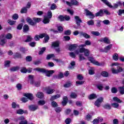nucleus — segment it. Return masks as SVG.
Listing matches in <instances>:
<instances>
[{
    "mask_svg": "<svg viewBox=\"0 0 124 124\" xmlns=\"http://www.w3.org/2000/svg\"><path fill=\"white\" fill-rule=\"evenodd\" d=\"M84 83H85V81L81 80L76 81V84L77 86H78V85H83Z\"/></svg>",
    "mask_w": 124,
    "mask_h": 124,
    "instance_id": "obj_41",
    "label": "nucleus"
},
{
    "mask_svg": "<svg viewBox=\"0 0 124 124\" xmlns=\"http://www.w3.org/2000/svg\"><path fill=\"white\" fill-rule=\"evenodd\" d=\"M77 48V45H71L69 46V50L70 51H74L75 49Z\"/></svg>",
    "mask_w": 124,
    "mask_h": 124,
    "instance_id": "obj_21",
    "label": "nucleus"
},
{
    "mask_svg": "<svg viewBox=\"0 0 124 124\" xmlns=\"http://www.w3.org/2000/svg\"><path fill=\"white\" fill-rule=\"evenodd\" d=\"M101 75L103 77H108V72L106 71L102 72Z\"/></svg>",
    "mask_w": 124,
    "mask_h": 124,
    "instance_id": "obj_37",
    "label": "nucleus"
},
{
    "mask_svg": "<svg viewBox=\"0 0 124 124\" xmlns=\"http://www.w3.org/2000/svg\"><path fill=\"white\" fill-rule=\"evenodd\" d=\"M85 12L86 14V16H89V18H90V19H93V18H94V15H93V13L90 11L86 9Z\"/></svg>",
    "mask_w": 124,
    "mask_h": 124,
    "instance_id": "obj_14",
    "label": "nucleus"
},
{
    "mask_svg": "<svg viewBox=\"0 0 124 124\" xmlns=\"http://www.w3.org/2000/svg\"><path fill=\"white\" fill-rule=\"evenodd\" d=\"M59 46H60V42L59 41L54 42L52 43V47H59Z\"/></svg>",
    "mask_w": 124,
    "mask_h": 124,
    "instance_id": "obj_28",
    "label": "nucleus"
},
{
    "mask_svg": "<svg viewBox=\"0 0 124 124\" xmlns=\"http://www.w3.org/2000/svg\"><path fill=\"white\" fill-rule=\"evenodd\" d=\"M32 40V38L31 36L28 35L27 36V39L25 40V42H30Z\"/></svg>",
    "mask_w": 124,
    "mask_h": 124,
    "instance_id": "obj_45",
    "label": "nucleus"
},
{
    "mask_svg": "<svg viewBox=\"0 0 124 124\" xmlns=\"http://www.w3.org/2000/svg\"><path fill=\"white\" fill-rule=\"evenodd\" d=\"M52 18V11H48L47 12L46 16H44V19L43 23L44 24H49L50 22V19Z\"/></svg>",
    "mask_w": 124,
    "mask_h": 124,
    "instance_id": "obj_3",
    "label": "nucleus"
},
{
    "mask_svg": "<svg viewBox=\"0 0 124 124\" xmlns=\"http://www.w3.org/2000/svg\"><path fill=\"white\" fill-rule=\"evenodd\" d=\"M46 103V101L45 100H40L38 102V105H40L41 106H42L44 105Z\"/></svg>",
    "mask_w": 124,
    "mask_h": 124,
    "instance_id": "obj_34",
    "label": "nucleus"
},
{
    "mask_svg": "<svg viewBox=\"0 0 124 124\" xmlns=\"http://www.w3.org/2000/svg\"><path fill=\"white\" fill-rule=\"evenodd\" d=\"M99 41H100V42H104V43H106V44H110V39L107 37L100 39Z\"/></svg>",
    "mask_w": 124,
    "mask_h": 124,
    "instance_id": "obj_10",
    "label": "nucleus"
},
{
    "mask_svg": "<svg viewBox=\"0 0 124 124\" xmlns=\"http://www.w3.org/2000/svg\"><path fill=\"white\" fill-rule=\"evenodd\" d=\"M12 106L13 108H16V107H17L18 108H19V105H17V104H16L15 102L12 103Z\"/></svg>",
    "mask_w": 124,
    "mask_h": 124,
    "instance_id": "obj_59",
    "label": "nucleus"
},
{
    "mask_svg": "<svg viewBox=\"0 0 124 124\" xmlns=\"http://www.w3.org/2000/svg\"><path fill=\"white\" fill-rule=\"evenodd\" d=\"M46 50V47H42L41 51H40V52H39V55H42V54H43V53H44V52H45Z\"/></svg>",
    "mask_w": 124,
    "mask_h": 124,
    "instance_id": "obj_49",
    "label": "nucleus"
},
{
    "mask_svg": "<svg viewBox=\"0 0 124 124\" xmlns=\"http://www.w3.org/2000/svg\"><path fill=\"white\" fill-rule=\"evenodd\" d=\"M62 2H64V3H66L69 6H71V5H78V1L76 0H71V2L62 0Z\"/></svg>",
    "mask_w": 124,
    "mask_h": 124,
    "instance_id": "obj_6",
    "label": "nucleus"
},
{
    "mask_svg": "<svg viewBox=\"0 0 124 124\" xmlns=\"http://www.w3.org/2000/svg\"><path fill=\"white\" fill-rule=\"evenodd\" d=\"M101 0V1H102V2H103V3H105V4H106V5H108V7H109L110 8H114V9L118 8L119 6H121L123 5V3H122L121 1H119L116 3L113 4V6L111 4V3L109 2V1L108 0Z\"/></svg>",
    "mask_w": 124,
    "mask_h": 124,
    "instance_id": "obj_2",
    "label": "nucleus"
},
{
    "mask_svg": "<svg viewBox=\"0 0 124 124\" xmlns=\"http://www.w3.org/2000/svg\"><path fill=\"white\" fill-rule=\"evenodd\" d=\"M75 19L76 20V23L78 26L77 27H75V28L79 29V28L80 27V23H82V20H81V18H80V17L78 16H75Z\"/></svg>",
    "mask_w": 124,
    "mask_h": 124,
    "instance_id": "obj_8",
    "label": "nucleus"
},
{
    "mask_svg": "<svg viewBox=\"0 0 124 124\" xmlns=\"http://www.w3.org/2000/svg\"><path fill=\"white\" fill-rule=\"evenodd\" d=\"M24 113H25V111L22 109H19L16 110V114H18V115H22Z\"/></svg>",
    "mask_w": 124,
    "mask_h": 124,
    "instance_id": "obj_32",
    "label": "nucleus"
},
{
    "mask_svg": "<svg viewBox=\"0 0 124 124\" xmlns=\"http://www.w3.org/2000/svg\"><path fill=\"white\" fill-rule=\"evenodd\" d=\"M10 64V61H7L5 62L4 66L5 67H8Z\"/></svg>",
    "mask_w": 124,
    "mask_h": 124,
    "instance_id": "obj_52",
    "label": "nucleus"
},
{
    "mask_svg": "<svg viewBox=\"0 0 124 124\" xmlns=\"http://www.w3.org/2000/svg\"><path fill=\"white\" fill-rule=\"evenodd\" d=\"M38 109V106L36 105H31L29 106L30 111H35Z\"/></svg>",
    "mask_w": 124,
    "mask_h": 124,
    "instance_id": "obj_19",
    "label": "nucleus"
},
{
    "mask_svg": "<svg viewBox=\"0 0 124 124\" xmlns=\"http://www.w3.org/2000/svg\"><path fill=\"white\" fill-rule=\"evenodd\" d=\"M96 17H98V16H103V10H101L99 12L96 13L95 14Z\"/></svg>",
    "mask_w": 124,
    "mask_h": 124,
    "instance_id": "obj_30",
    "label": "nucleus"
},
{
    "mask_svg": "<svg viewBox=\"0 0 124 124\" xmlns=\"http://www.w3.org/2000/svg\"><path fill=\"white\" fill-rule=\"evenodd\" d=\"M26 21L27 23L29 24V25H31V26H34V22L33 21V20H31V18L27 17L26 18Z\"/></svg>",
    "mask_w": 124,
    "mask_h": 124,
    "instance_id": "obj_20",
    "label": "nucleus"
},
{
    "mask_svg": "<svg viewBox=\"0 0 124 124\" xmlns=\"http://www.w3.org/2000/svg\"><path fill=\"white\" fill-rule=\"evenodd\" d=\"M45 43H47V42H48V41L49 40V39H50V38L49 37V36L47 34L45 33Z\"/></svg>",
    "mask_w": 124,
    "mask_h": 124,
    "instance_id": "obj_31",
    "label": "nucleus"
},
{
    "mask_svg": "<svg viewBox=\"0 0 124 124\" xmlns=\"http://www.w3.org/2000/svg\"><path fill=\"white\" fill-rule=\"evenodd\" d=\"M28 11V9L27 8H23L21 9V13H27V12Z\"/></svg>",
    "mask_w": 124,
    "mask_h": 124,
    "instance_id": "obj_61",
    "label": "nucleus"
},
{
    "mask_svg": "<svg viewBox=\"0 0 124 124\" xmlns=\"http://www.w3.org/2000/svg\"><path fill=\"white\" fill-rule=\"evenodd\" d=\"M87 24L89 26H93L94 25V22L93 20H90L87 22Z\"/></svg>",
    "mask_w": 124,
    "mask_h": 124,
    "instance_id": "obj_42",
    "label": "nucleus"
},
{
    "mask_svg": "<svg viewBox=\"0 0 124 124\" xmlns=\"http://www.w3.org/2000/svg\"><path fill=\"white\" fill-rule=\"evenodd\" d=\"M7 42V41L6 40V39H5V35L3 34L1 35L0 36V45L3 46V45H4V44H5Z\"/></svg>",
    "mask_w": 124,
    "mask_h": 124,
    "instance_id": "obj_11",
    "label": "nucleus"
},
{
    "mask_svg": "<svg viewBox=\"0 0 124 124\" xmlns=\"http://www.w3.org/2000/svg\"><path fill=\"white\" fill-rule=\"evenodd\" d=\"M88 60L89 62H91L92 63H93V64H95V65H101V64H100L98 62L95 61L94 59L92 57H88Z\"/></svg>",
    "mask_w": 124,
    "mask_h": 124,
    "instance_id": "obj_9",
    "label": "nucleus"
},
{
    "mask_svg": "<svg viewBox=\"0 0 124 124\" xmlns=\"http://www.w3.org/2000/svg\"><path fill=\"white\" fill-rule=\"evenodd\" d=\"M64 34L66 35H70V34H71V31H70V30H67L65 31Z\"/></svg>",
    "mask_w": 124,
    "mask_h": 124,
    "instance_id": "obj_56",
    "label": "nucleus"
},
{
    "mask_svg": "<svg viewBox=\"0 0 124 124\" xmlns=\"http://www.w3.org/2000/svg\"><path fill=\"white\" fill-rule=\"evenodd\" d=\"M5 38H7V39H11V38H12V35H11V33H8L6 35Z\"/></svg>",
    "mask_w": 124,
    "mask_h": 124,
    "instance_id": "obj_51",
    "label": "nucleus"
},
{
    "mask_svg": "<svg viewBox=\"0 0 124 124\" xmlns=\"http://www.w3.org/2000/svg\"><path fill=\"white\" fill-rule=\"evenodd\" d=\"M79 34L81 36H83L85 38H90L91 37V36H90L89 34L83 32H79Z\"/></svg>",
    "mask_w": 124,
    "mask_h": 124,
    "instance_id": "obj_22",
    "label": "nucleus"
},
{
    "mask_svg": "<svg viewBox=\"0 0 124 124\" xmlns=\"http://www.w3.org/2000/svg\"><path fill=\"white\" fill-rule=\"evenodd\" d=\"M51 106L53 108H56V107H58V103L54 101H52L51 102Z\"/></svg>",
    "mask_w": 124,
    "mask_h": 124,
    "instance_id": "obj_36",
    "label": "nucleus"
},
{
    "mask_svg": "<svg viewBox=\"0 0 124 124\" xmlns=\"http://www.w3.org/2000/svg\"><path fill=\"white\" fill-rule=\"evenodd\" d=\"M8 23L10 25V26H13V25L15 24V23H16V21L14 20H11V19H9L8 20Z\"/></svg>",
    "mask_w": 124,
    "mask_h": 124,
    "instance_id": "obj_35",
    "label": "nucleus"
},
{
    "mask_svg": "<svg viewBox=\"0 0 124 124\" xmlns=\"http://www.w3.org/2000/svg\"><path fill=\"white\" fill-rule=\"evenodd\" d=\"M12 18L14 20H17L19 18V16L17 14H15L13 15Z\"/></svg>",
    "mask_w": 124,
    "mask_h": 124,
    "instance_id": "obj_48",
    "label": "nucleus"
},
{
    "mask_svg": "<svg viewBox=\"0 0 124 124\" xmlns=\"http://www.w3.org/2000/svg\"><path fill=\"white\" fill-rule=\"evenodd\" d=\"M36 95L38 98H43L44 96V95L42 92H38Z\"/></svg>",
    "mask_w": 124,
    "mask_h": 124,
    "instance_id": "obj_25",
    "label": "nucleus"
},
{
    "mask_svg": "<svg viewBox=\"0 0 124 124\" xmlns=\"http://www.w3.org/2000/svg\"><path fill=\"white\" fill-rule=\"evenodd\" d=\"M45 36V33L40 34V35H36L34 37V39L36 41H38L40 38H43Z\"/></svg>",
    "mask_w": 124,
    "mask_h": 124,
    "instance_id": "obj_18",
    "label": "nucleus"
},
{
    "mask_svg": "<svg viewBox=\"0 0 124 124\" xmlns=\"http://www.w3.org/2000/svg\"><path fill=\"white\" fill-rule=\"evenodd\" d=\"M102 121H103L102 117H98L97 119H94L93 123V124H98L99 123H102Z\"/></svg>",
    "mask_w": 124,
    "mask_h": 124,
    "instance_id": "obj_13",
    "label": "nucleus"
},
{
    "mask_svg": "<svg viewBox=\"0 0 124 124\" xmlns=\"http://www.w3.org/2000/svg\"><path fill=\"white\" fill-rule=\"evenodd\" d=\"M57 9V5H56V4L53 3L51 5V6L50 7L51 10H55V9Z\"/></svg>",
    "mask_w": 124,
    "mask_h": 124,
    "instance_id": "obj_47",
    "label": "nucleus"
},
{
    "mask_svg": "<svg viewBox=\"0 0 124 124\" xmlns=\"http://www.w3.org/2000/svg\"><path fill=\"white\" fill-rule=\"evenodd\" d=\"M33 21L34 23V26L36 25V23H39L41 21V18H37V17H34L33 18Z\"/></svg>",
    "mask_w": 124,
    "mask_h": 124,
    "instance_id": "obj_27",
    "label": "nucleus"
},
{
    "mask_svg": "<svg viewBox=\"0 0 124 124\" xmlns=\"http://www.w3.org/2000/svg\"><path fill=\"white\" fill-rule=\"evenodd\" d=\"M21 57H22V55H21V54L19 53H16L14 55V59H16V58H21Z\"/></svg>",
    "mask_w": 124,
    "mask_h": 124,
    "instance_id": "obj_38",
    "label": "nucleus"
},
{
    "mask_svg": "<svg viewBox=\"0 0 124 124\" xmlns=\"http://www.w3.org/2000/svg\"><path fill=\"white\" fill-rule=\"evenodd\" d=\"M113 59L114 61H118L119 60V55L116 53L113 56Z\"/></svg>",
    "mask_w": 124,
    "mask_h": 124,
    "instance_id": "obj_43",
    "label": "nucleus"
},
{
    "mask_svg": "<svg viewBox=\"0 0 124 124\" xmlns=\"http://www.w3.org/2000/svg\"><path fill=\"white\" fill-rule=\"evenodd\" d=\"M91 33L96 36H99V35H100V33L97 31H93L91 32Z\"/></svg>",
    "mask_w": 124,
    "mask_h": 124,
    "instance_id": "obj_33",
    "label": "nucleus"
},
{
    "mask_svg": "<svg viewBox=\"0 0 124 124\" xmlns=\"http://www.w3.org/2000/svg\"><path fill=\"white\" fill-rule=\"evenodd\" d=\"M117 92H118V90H117V88H115V87H113L111 89V92L113 93H117Z\"/></svg>",
    "mask_w": 124,
    "mask_h": 124,
    "instance_id": "obj_60",
    "label": "nucleus"
},
{
    "mask_svg": "<svg viewBox=\"0 0 124 124\" xmlns=\"http://www.w3.org/2000/svg\"><path fill=\"white\" fill-rule=\"evenodd\" d=\"M102 102H103V97H101L97 99L95 102L94 104L95 106H97V107H99Z\"/></svg>",
    "mask_w": 124,
    "mask_h": 124,
    "instance_id": "obj_12",
    "label": "nucleus"
},
{
    "mask_svg": "<svg viewBox=\"0 0 124 124\" xmlns=\"http://www.w3.org/2000/svg\"><path fill=\"white\" fill-rule=\"evenodd\" d=\"M71 86V83L69 82L64 85V88H69Z\"/></svg>",
    "mask_w": 124,
    "mask_h": 124,
    "instance_id": "obj_64",
    "label": "nucleus"
},
{
    "mask_svg": "<svg viewBox=\"0 0 124 124\" xmlns=\"http://www.w3.org/2000/svg\"><path fill=\"white\" fill-rule=\"evenodd\" d=\"M54 58H55V55L54 54H49L47 55L46 57V59L50 60V59H52V60H53Z\"/></svg>",
    "mask_w": 124,
    "mask_h": 124,
    "instance_id": "obj_29",
    "label": "nucleus"
},
{
    "mask_svg": "<svg viewBox=\"0 0 124 124\" xmlns=\"http://www.w3.org/2000/svg\"><path fill=\"white\" fill-rule=\"evenodd\" d=\"M83 78L84 77H83V76H82L81 75H78L77 76V78L78 79V80H83Z\"/></svg>",
    "mask_w": 124,
    "mask_h": 124,
    "instance_id": "obj_63",
    "label": "nucleus"
},
{
    "mask_svg": "<svg viewBox=\"0 0 124 124\" xmlns=\"http://www.w3.org/2000/svg\"><path fill=\"white\" fill-rule=\"evenodd\" d=\"M60 97H61V95L57 94L55 95L52 96L50 98V101H52L53 100H55V99H57Z\"/></svg>",
    "mask_w": 124,
    "mask_h": 124,
    "instance_id": "obj_23",
    "label": "nucleus"
},
{
    "mask_svg": "<svg viewBox=\"0 0 124 124\" xmlns=\"http://www.w3.org/2000/svg\"><path fill=\"white\" fill-rule=\"evenodd\" d=\"M29 79L30 80H31L30 82V84L32 85L33 84V80H32V79H33V76L32 75H29Z\"/></svg>",
    "mask_w": 124,
    "mask_h": 124,
    "instance_id": "obj_46",
    "label": "nucleus"
},
{
    "mask_svg": "<svg viewBox=\"0 0 124 124\" xmlns=\"http://www.w3.org/2000/svg\"><path fill=\"white\" fill-rule=\"evenodd\" d=\"M111 70L113 74H118L120 72L123 71V68L121 67L117 66V69H115L114 67L111 68Z\"/></svg>",
    "mask_w": 124,
    "mask_h": 124,
    "instance_id": "obj_7",
    "label": "nucleus"
},
{
    "mask_svg": "<svg viewBox=\"0 0 124 124\" xmlns=\"http://www.w3.org/2000/svg\"><path fill=\"white\" fill-rule=\"evenodd\" d=\"M103 23L105 25H109L110 24V21L108 20H105L103 21Z\"/></svg>",
    "mask_w": 124,
    "mask_h": 124,
    "instance_id": "obj_62",
    "label": "nucleus"
},
{
    "mask_svg": "<svg viewBox=\"0 0 124 124\" xmlns=\"http://www.w3.org/2000/svg\"><path fill=\"white\" fill-rule=\"evenodd\" d=\"M97 88L100 91H102V90H103V85L102 84H98L97 85Z\"/></svg>",
    "mask_w": 124,
    "mask_h": 124,
    "instance_id": "obj_50",
    "label": "nucleus"
},
{
    "mask_svg": "<svg viewBox=\"0 0 124 124\" xmlns=\"http://www.w3.org/2000/svg\"><path fill=\"white\" fill-rule=\"evenodd\" d=\"M55 92V90L50 88V87H47L46 88V93L47 94H51Z\"/></svg>",
    "mask_w": 124,
    "mask_h": 124,
    "instance_id": "obj_17",
    "label": "nucleus"
},
{
    "mask_svg": "<svg viewBox=\"0 0 124 124\" xmlns=\"http://www.w3.org/2000/svg\"><path fill=\"white\" fill-rule=\"evenodd\" d=\"M34 70H35V71H37L38 72H41L42 73H44L47 77H50V76H51V75H52L53 73H55V71L54 70L48 71L45 69L41 68H36L34 69Z\"/></svg>",
    "mask_w": 124,
    "mask_h": 124,
    "instance_id": "obj_1",
    "label": "nucleus"
},
{
    "mask_svg": "<svg viewBox=\"0 0 124 124\" xmlns=\"http://www.w3.org/2000/svg\"><path fill=\"white\" fill-rule=\"evenodd\" d=\"M71 97H72V98H76L77 97V94L75 93H71Z\"/></svg>",
    "mask_w": 124,
    "mask_h": 124,
    "instance_id": "obj_53",
    "label": "nucleus"
},
{
    "mask_svg": "<svg viewBox=\"0 0 124 124\" xmlns=\"http://www.w3.org/2000/svg\"><path fill=\"white\" fill-rule=\"evenodd\" d=\"M94 98H96V94H92L89 96V99H94Z\"/></svg>",
    "mask_w": 124,
    "mask_h": 124,
    "instance_id": "obj_40",
    "label": "nucleus"
},
{
    "mask_svg": "<svg viewBox=\"0 0 124 124\" xmlns=\"http://www.w3.org/2000/svg\"><path fill=\"white\" fill-rule=\"evenodd\" d=\"M67 103V97L64 96L63 98V101H62V105L63 106H65Z\"/></svg>",
    "mask_w": 124,
    "mask_h": 124,
    "instance_id": "obj_24",
    "label": "nucleus"
},
{
    "mask_svg": "<svg viewBox=\"0 0 124 124\" xmlns=\"http://www.w3.org/2000/svg\"><path fill=\"white\" fill-rule=\"evenodd\" d=\"M16 88L17 90H20L22 89V84L18 83L16 84Z\"/></svg>",
    "mask_w": 124,
    "mask_h": 124,
    "instance_id": "obj_58",
    "label": "nucleus"
},
{
    "mask_svg": "<svg viewBox=\"0 0 124 124\" xmlns=\"http://www.w3.org/2000/svg\"><path fill=\"white\" fill-rule=\"evenodd\" d=\"M119 92L121 94H124V86L119 87Z\"/></svg>",
    "mask_w": 124,
    "mask_h": 124,
    "instance_id": "obj_44",
    "label": "nucleus"
},
{
    "mask_svg": "<svg viewBox=\"0 0 124 124\" xmlns=\"http://www.w3.org/2000/svg\"><path fill=\"white\" fill-rule=\"evenodd\" d=\"M111 106H112V107H113L114 108H118V107H119V104H118V103H112L111 104Z\"/></svg>",
    "mask_w": 124,
    "mask_h": 124,
    "instance_id": "obj_54",
    "label": "nucleus"
},
{
    "mask_svg": "<svg viewBox=\"0 0 124 124\" xmlns=\"http://www.w3.org/2000/svg\"><path fill=\"white\" fill-rule=\"evenodd\" d=\"M30 30V28L29 27V25H25L23 26V32H28Z\"/></svg>",
    "mask_w": 124,
    "mask_h": 124,
    "instance_id": "obj_26",
    "label": "nucleus"
},
{
    "mask_svg": "<svg viewBox=\"0 0 124 124\" xmlns=\"http://www.w3.org/2000/svg\"><path fill=\"white\" fill-rule=\"evenodd\" d=\"M92 45V43L91 41L89 40H87L85 42V44H82L79 45V48L83 47H86V46H90V45Z\"/></svg>",
    "mask_w": 124,
    "mask_h": 124,
    "instance_id": "obj_15",
    "label": "nucleus"
},
{
    "mask_svg": "<svg viewBox=\"0 0 124 124\" xmlns=\"http://www.w3.org/2000/svg\"><path fill=\"white\" fill-rule=\"evenodd\" d=\"M113 100L114 101H115L116 102H118V103H122V101L120 100L118 97H114L113 98Z\"/></svg>",
    "mask_w": 124,
    "mask_h": 124,
    "instance_id": "obj_39",
    "label": "nucleus"
},
{
    "mask_svg": "<svg viewBox=\"0 0 124 124\" xmlns=\"http://www.w3.org/2000/svg\"><path fill=\"white\" fill-rule=\"evenodd\" d=\"M112 48V44H110L108 46H106L104 50H100L101 52H105L106 53H108V52Z\"/></svg>",
    "mask_w": 124,
    "mask_h": 124,
    "instance_id": "obj_16",
    "label": "nucleus"
},
{
    "mask_svg": "<svg viewBox=\"0 0 124 124\" xmlns=\"http://www.w3.org/2000/svg\"><path fill=\"white\" fill-rule=\"evenodd\" d=\"M58 19L61 21V22H62V21H64V16H60L58 17Z\"/></svg>",
    "mask_w": 124,
    "mask_h": 124,
    "instance_id": "obj_57",
    "label": "nucleus"
},
{
    "mask_svg": "<svg viewBox=\"0 0 124 124\" xmlns=\"http://www.w3.org/2000/svg\"><path fill=\"white\" fill-rule=\"evenodd\" d=\"M24 95L27 98L23 97L21 98V101H22V102L26 103L29 100V99H30V100H32V99H33V96H32V94L31 93H27L24 94Z\"/></svg>",
    "mask_w": 124,
    "mask_h": 124,
    "instance_id": "obj_5",
    "label": "nucleus"
},
{
    "mask_svg": "<svg viewBox=\"0 0 124 124\" xmlns=\"http://www.w3.org/2000/svg\"><path fill=\"white\" fill-rule=\"evenodd\" d=\"M20 71L22 73H27V68L22 67L21 68Z\"/></svg>",
    "mask_w": 124,
    "mask_h": 124,
    "instance_id": "obj_55",
    "label": "nucleus"
},
{
    "mask_svg": "<svg viewBox=\"0 0 124 124\" xmlns=\"http://www.w3.org/2000/svg\"><path fill=\"white\" fill-rule=\"evenodd\" d=\"M75 53L77 55H79L80 53H84L85 57H88L89 55H90V50L84 47H81L79 50H76Z\"/></svg>",
    "mask_w": 124,
    "mask_h": 124,
    "instance_id": "obj_4",
    "label": "nucleus"
}]
</instances>
